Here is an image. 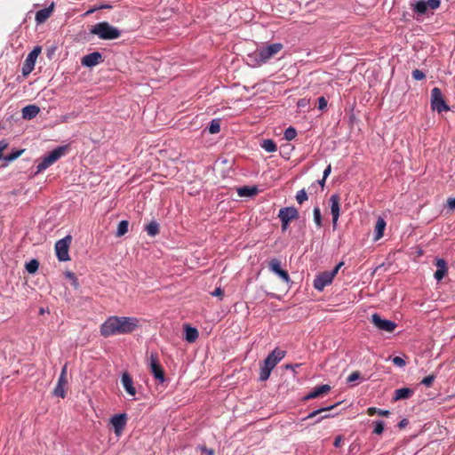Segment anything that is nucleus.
I'll return each mask as SVG.
<instances>
[{
  "label": "nucleus",
  "instance_id": "obj_1",
  "mask_svg": "<svg viewBox=\"0 0 455 455\" xmlns=\"http://www.w3.org/2000/svg\"><path fill=\"white\" fill-rule=\"evenodd\" d=\"M140 326L135 317L110 316L100 327L101 334L108 338L111 335L131 333Z\"/></svg>",
  "mask_w": 455,
  "mask_h": 455
},
{
  "label": "nucleus",
  "instance_id": "obj_2",
  "mask_svg": "<svg viewBox=\"0 0 455 455\" xmlns=\"http://www.w3.org/2000/svg\"><path fill=\"white\" fill-rule=\"evenodd\" d=\"M283 48V45L281 43H275L267 46H262L258 48L251 54H249L248 60L252 62L253 66H260L275 56Z\"/></svg>",
  "mask_w": 455,
  "mask_h": 455
},
{
  "label": "nucleus",
  "instance_id": "obj_3",
  "mask_svg": "<svg viewBox=\"0 0 455 455\" xmlns=\"http://www.w3.org/2000/svg\"><path fill=\"white\" fill-rule=\"evenodd\" d=\"M285 352L279 348L273 350L265 359L263 365L260 367L259 380L266 381L276 364L284 357Z\"/></svg>",
  "mask_w": 455,
  "mask_h": 455
},
{
  "label": "nucleus",
  "instance_id": "obj_4",
  "mask_svg": "<svg viewBox=\"0 0 455 455\" xmlns=\"http://www.w3.org/2000/svg\"><path fill=\"white\" fill-rule=\"evenodd\" d=\"M90 32L103 40L116 39L121 35V32L117 28L110 25L107 21L97 23L92 28Z\"/></svg>",
  "mask_w": 455,
  "mask_h": 455
},
{
  "label": "nucleus",
  "instance_id": "obj_5",
  "mask_svg": "<svg viewBox=\"0 0 455 455\" xmlns=\"http://www.w3.org/2000/svg\"><path fill=\"white\" fill-rule=\"evenodd\" d=\"M68 150L67 146L58 147L45 156L37 165V172H43L63 156Z\"/></svg>",
  "mask_w": 455,
  "mask_h": 455
},
{
  "label": "nucleus",
  "instance_id": "obj_6",
  "mask_svg": "<svg viewBox=\"0 0 455 455\" xmlns=\"http://www.w3.org/2000/svg\"><path fill=\"white\" fill-rule=\"evenodd\" d=\"M72 241L71 235H67L64 238L59 240L55 243V251L57 258L60 261H68L70 259L68 250Z\"/></svg>",
  "mask_w": 455,
  "mask_h": 455
},
{
  "label": "nucleus",
  "instance_id": "obj_7",
  "mask_svg": "<svg viewBox=\"0 0 455 455\" xmlns=\"http://www.w3.org/2000/svg\"><path fill=\"white\" fill-rule=\"evenodd\" d=\"M431 108L438 113L448 111L450 109L443 100L441 90L437 87L431 90Z\"/></svg>",
  "mask_w": 455,
  "mask_h": 455
},
{
  "label": "nucleus",
  "instance_id": "obj_8",
  "mask_svg": "<svg viewBox=\"0 0 455 455\" xmlns=\"http://www.w3.org/2000/svg\"><path fill=\"white\" fill-rule=\"evenodd\" d=\"M371 323L379 331L393 332L397 327L396 323L391 320L382 318L379 314L371 315Z\"/></svg>",
  "mask_w": 455,
  "mask_h": 455
},
{
  "label": "nucleus",
  "instance_id": "obj_9",
  "mask_svg": "<svg viewBox=\"0 0 455 455\" xmlns=\"http://www.w3.org/2000/svg\"><path fill=\"white\" fill-rule=\"evenodd\" d=\"M440 0H420L414 4H411V6H413V11L415 12L423 15L427 13L428 9H437L440 6Z\"/></svg>",
  "mask_w": 455,
  "mask_h": 455
},
{
  "label": "nucleus",
  "instance_id": "obj_10",
  "mask_svg": "<svg viewBox=\"0 0 455 455\" xmlns=\"http://www.w3.org/2000/svg\"><path fill=\"white\" fill-rule=\"evenodd\" d=\"M67 371L68 366L67 364H65L61 370L60 378L58 379V383L55 388L53 389V395L55 396L64 398L66 395L65 387L68 384Z\"/></svg>",
  "mask_w": 455,
  "mask_h": 455
},
{
  "label": "nucleus",
  "instance_id": "obj_11",
  "mask_svg": "<svg viewBox=\"0 0 455 455\" xmlns=\"http://www.w3.org/2000/svg\"><path fill=\"white\" fill-rule=\"evenodd\" d=\"M41 52V48L39 46L35 47L29 54L27 56L23 68H22V73L23 75H28L32 70L34 69L36 60L38 57V55Z\"/></svg>",
  "mask_w": 455,
  "mask_h": 455
},
{
  "label": "nucleus",
  "instance_id": "obj_12",
  "mask_svg": "<svg viewBox=\"0 0 455 455\" xmlns=\"http://www.w3.org/2000/svg\"><path fill=\"white\" fill-rule=\"evenodd\" d=\"M333 280V274L328 271L320 273L314 280V288L322 291L327 285L331 284Z\"/></svg>",
  "mask_w": 455,
  "mask_h": 455
},
{
  "label": "nucleus",
  "instance_id": "obj_13",
  "mask_svg": "<svg viewBox=\"0 0 455 455\" xmlns=\"http://www.w3.org/2000/svg\"><path fill=\"white\" fill-rule=\"evenodd\" d=\"M269 269L280 276L285 283H290L291 278L287 271L281 268V261L278 259H272L268 263Z\"/></svg>",
  "mask_w": 455,
  "mask_h": 455
},
{
  "label": "nucleus",
  "instance_id": "obj_14",
  "mask_svg": "<svg viewBox=\"0 0 455 455\" xmlns=\"http://www.w3.org/2000/svg\"><path fill=\"white\" fill-rule=\"evenodd\" d=\"M150 370L158 383L163 385L166 380L164 378V370L153 355L150 356Z\"/></svg>",
  "mask_w": 455,
  "mask_h": 455
},
{
  "label": "nucleus",
  "instance_id": "obj_15",
  "mask_svg": "<svg viewBox=\"0 0 455 455\" xmlns=\"http://www.w3.org/2000/svg\"><path fill=\"white\" fill-rule=\"evenodd\" d=\"M339 201H340L339 196L337 194L332 195L330 197L331 213L332 216V225H333L334 228L337 226V222H338V220L339 217V212H340Z\"/></svg>",
  "mask_w": 455,
  "mask_h": 455
},
{
  "label": "nucleus",
  "instance_id": "obj_16",
  "mask_svg": "<svg viewBox=\"0 0 455 455\" xmlns=\"http://www.w3.org/2000/svg\"><path fill=\"white\" fill-rule=\"evenodd\" d=\"M103 61V57L100 52H93L83 57L81 63L83 66L92 68Z\"/></svg>",
  "mask_w": 455,
  "mask_h": 455
},
{
  "label": "nucleus",
  "instance_id": "obj_17",
  "mask_svg": "<svg viewBox=\"0 0 455 455\" xmlns=\"http://www.w3.org/2000/svg\"><path fill=\"white\" fill-rule=\"evenodd\" d=\"M299 212L293 206L283 207L279 210L278 218L280 220H285L291 221L292 220L299 219Z\"/></svg>",
  "mask_w": 455,
  "mask_h": 455
},
{
  "label": "nucleus",
  "instance_id": "obj_18",
  "mask_svg": "<svg viewBox=\"0 0 455 455\" xmlns=\"http://www.w3.org/2000/svg\"><path fill=\"white\" fill-rule=\"evenodd\" d=\"M111 424L115 428V433L120 435L126 425L125 414H116L111 418Z\"/></svg>",
  "mask_w": 455,
  "mask_h": 455
},
{
  "label": "nucleus",
  "instance_id": "obj_19",
  "mask_svg": "<svg viewBox=\"0 0 455 455\" xmlns=\"http://www.w3.org/2000/svg\"><path fill=\"white\" fill-rule=\"evenodd\" d=\"M435 266L437 269L434 274V277L437 282H440L448 273L447 262L443 259H436Z\"/></svg>",
  "mask_w": 455,
  "mask_h": 455
},
{
  "label": "nucleus",
  "instance_id": "obj_20",
  "mask_svg": "<svg viewBox=\"0 0 455 455\" xmlns=\"http://www.w3.org/2000/svg\"><path fill=\"white\" fill-rule=\"evenodd\" d=\"M330 390H331V387L326 384L315 387L310 393H308L306 395L305 399L309 400V399L317 398L319 396L326 395Z\"/></svg>",
  "mask_w": 455,
  "mask_h": 455
},
{
  "label": "nucleus",
  "instance_id": "obj_21",
  "mask_svg": "<svg viewBox=\"0 0 455 455\" xmlns=\"http://www.w3.org/2000/svg\"><path fill=\"white\" fill-rule=\"evenodd\" d=\"M122 384L125 391L131 395H136V389L133 387V381L127 372H124L121 379Z\"/></svg>",
  "mask_w": 455,
  "mask_h": 455
},
{
  "label": "nucleus",
  "instance_id": "obj_22",
  "mask_svg": "<svg viewBox=\"0 0 455 455\" xmlns=\"http://www.w3.org/2000/svg\"><path fill=\"white\" fill-rule=\"evenodd\" d=\"M414 394V390L409 387L396 389L394 394L393 401L405 400L411 398Z\"/></svg>",
  "mask_w": 455,
  "mask_h": 455
},
{
  "label": "nucleus",
  "instance_id": "obj_23",
  "mask_svg": "<svg viewBox=\"0 0 455 455\" xmlns=\"http://www.w3.org/2000/svg\"><path fill=\"white\" fill-rule=\"evenodd\" d=\"M53 6L54 4H52L51 6L41 9L36 13V20L38 24L44 22L51 16Z\"/></svg>",
  "mask_w": 455,
  "mask_h": 455
},
{
  "label": "nucleus",
  "instance_id": "obj_24",
  "mask_svg": "<svg viewBox=\"0 0 455 455\" xmlns=\"http://www.w3.org/2000/svg\"><path fill=\"white\" fill-rule=\"evenodd\" d=\"M40 108L36 105H28L22 108V117L30 120L37 116Z\"/></svg>",
  "mask_w": 455,
  "mask_h": 455
},
{
  "label": "nucleus",
  "instance_id": "obj_25",
  "mask_svg": "<svg viewBox=\"0 0 455 455\" xmlns=\"http://www.w3.org/2000/svg\"><path fill=\"white\" fill-rule=\"evenodd\" d=\"M185 339L187 341H196L198 338V331L196 328L189 324H184Z\"/></svg>",
  "mask_w": 455,
  "mask_h": 455
},
{
  "label": "nucleus",
  "instance_id": "obj_26",
  "mask_svg": "<svg viewBox=\"0 0 455 455\" xmlns=\"http://www.w3.org/2000/svg\"><path fill=\"white\" fill-rule=\"evenodd\" d=\"M386 228V221L382 218H379L375 226V240H379L383 236Z\"/></svg>",
  "mask_w": 455,
  "mask_h": 455
},
{
  "label": "nucleus",
  "instance_id": "obj_27",
  "mask_svg": "<svg viewBox=\"0 0 455 455\" xmlns=\"http://www.w3.org/2000/svg\"><path fill=\"white\" fill-rule=\"evenodd\" d=\"M237 193L240 196H252L258 193V188L256 187H242L239 188Z\"/></svg>",
  "mask_w": 455,
  "mask_h": 455
},
{
  "label": "nucleus",
  "instance_id": "obj_28",
  "mask_svg": "<svg viewBox=\"0 0 455 455\" xmlns=\"http://www.w3.org/2000/svg\"><path fill=\"white\" fill-rule=\"evenodd\" d=\"M260 146L268 153L275 152L277 149V147L273 140H262Z\"/></svg>",
  "mask_w": 455,
  "mask_h": 455
},
{
  "label": "nucleus",
  "instance_id": "obj_29",
  "mask_svg": "<svg viewBox=\"0 0 455 455\" xmlns=\"http://www.w3.org/2000/svg\"><path fill=\"white\" fill-rule=\"evenodd\" d=\"M145 230L150 236H155L159 233V225L156 221H151L145 227Z\"/></svg>",
  "mask_w": 455,
  "mask_h": 455
},
{
  "label": "nucleus",
  "instance_id": "obj_30",
  "mask_svg": "<svg viewBox=\"0 0 455 455\" xmlns=\"http://www.w3.org/2000/svg\"><path fill=\"white\" fill-rule=\"evenodd\" d=\"M208 131L211 134H216L220 132V119H213L210 123V125L208 127Z\"/></svg>",
  "mask_w": 455,
  "mask_h": 455
},
{
  "label": "nucleus",
  "instance_id": "obj_31",
  "mask_svg": "<svg viewBox=\"0 0 455 455\" xmlns=\"http://www.w3.org/2000/svg\"><path fill=\"white\" fill-rule=\"evenodd\" d=\"M129 223L127 220H122L119 222L116 235L120 237L125 235L128 231Z\"/></svg>",
  "mask_w": 455,
  "mask_h": 455
},
{
  "label": "nucleus",
  "instance_id": "obj_32",
  "mask_svg": "<svg viewBox=\"0 0 455 455\" xmlns=\"http://www.w3.org/2000/svg\"><path fill=\"white\" fill-rule=\"evenodd\" d=\"M376 413H377V414H379V415H380V416H385V417H387V416H388V415L390 414V411H387V410H381V409H378V408H376V407H369V408L367 409V414H368L369 416H372V415H374V414H376Z\"/></svg>",
  "mask_w": 455,
  "mask_h": 455
},
{
  "label": "nucleus",
  "instance_id": "obj_33",
  "mask_svg": "<svg viewBox=\"0 0 455 455\" xmlns=\"http://www.w3.org/2000/svg\"><path fill=\"white\" fill-rule=\"evenodd\" d=\"M39 267V262L36 259H31L29 262L26 264V269L28 273H35Z\"/></svg>",
  "mask_w": 455,
  "mask_h": 455
},
{
  "label": "nucleus",
  "instance_id": "obj_34",
  "mask_svg": "<svg viewBox=\"0 0 455 455\" xmlns=\"http://www.w3.org/2000/svg\"><path fill=\"white\" fill-rule=\"evenodd\" d=\"M314 221L318 228L322 227V215L319 206L314 208Z\"/></svg>",
  "mask_w": 455,
  "mask_h": 455
},
{
  "label": "nucleus",
  "instance_id": "obj_35",
  "mask_svg": "<svg viewBox=\"0 0 455 455\" xmlns=\"http://www.w3.org/2000/svg\"><path fill=\"white\" fill-rule=\"evenodd\" d=\"M336 405H331V406H328V407H323V408H321L319 410H316V411H314L312 412H310L306 419H313L315 418L316 415L318 414H321L323 412H326V411H331V409H333Z\"/></svg>",
  "mask_w": 455,
  "mask_h": 455
},
{
  "label": "nucleus",
  "instance_id": "obj_36",
  "mask_svg": "<svg viewBox=\"0 0 455 455\" xmlns=\"http://www.w3.org/2000/svg\"><path fill=\"white\" fill-rule=\"evenodd\" d=\"M297 136V131L295 128L293 127H289L285 130L284 132V139L286 140H292L293 139H295Z\"/></svg>",
  "mask_w": 455,
  "mask_h": 455
},
{
  "label": "nucleus",
  "instance_id": "obj_37",
  "mask_svg": "<svg viewBox=\"0 0 455 455\" xmlns=\"http://www.w3.org/2000/svg\"><path fill=\"white\" fill-rule=\"evenodd\" d=\"M65 275L68 279L70 280L71 282V284L73 285V287L75 289H77L78 286H79V283H78V281H77V278L76 277L75 274L70 272V271H68L65 273Z\"/></svg>",
  "mask_w": 455,
  "mask_h": 455
},
{
  "label": "nucleus",
  "instance_id": "obj_38",
  "mask_svg": "<svg viewBox=\"0 0 455 455\" xmlns=\"http://www.w3.org/2000/svg\"><path fill=\"white\" fill-rule=\"evenodd\" d=\"M307 200V192L305 189H301L299 191H298L297 195H296V201L301 204H303L305 201Z\"/></svg>",
  "mask_w": 455,
  "mask_h": 455
},
{
  "label": "nucleus",
  "instance_id": "obj_39",
  "mask_svg": "<svg viewBox=\"0 0 455 455\" xmlns=\"http://www.w3.org/2000/svg\"><path fill=\"white\" fill-rule=\"evenodd\" d=\"M23 151L24 150H17L10 155L4 156L3 158L6 162H12L17 159L23 153Z\"/></svg>",
  "mask_w": 455,
  "mask_h": 455
},
{
  "label": "nucleus",
  "instance_id": "obj_40",
  "mask_svg": "<svg viewBox=\"0 0 455 455\" xmlns=\"http://www.w3.org/2000/svg\"><path fill=\"white\" fill-rule=\"evenodd\" d=\"M384 431V422L381 420L375 422V427L373 429V433L376 435H381Z\"/></svg>",
  "mask_w": 455,
  "mask_h": 455
},
{
  "label": "nucleus",
  "instance_id": "obj_41",
  "mask_svg": "<svg viewBox=\"0 0 455 455\" xmlns=\"http://www.w3.org/2000/svg\"><path fill=\"white\" fill-rule=\"evenodd\" d=\"M362 379L361 373L359 371H353L347 379L348 383Z\"/></svg>",
  "mask_w": 455,
  "mask_h": 455
},
{
  "label": "nucleus",
  "instance_id": "obj_42",
  "mask_svg": "<svg viewBox=\"0 0 455 455\" xmlns=\"http://www.w3.org/2000/svg\"><path fill=\"white\" fill-rule=\"evenodd\" d=\"M392 362L394 364H395L396 366H399V367H403L406 364L405 360L400 356L393 357Z\"/></svg>",
  "mask_w": 455,
  "mask_h": 455
},
{
  "label": "nucleus",
  "instance_id": "obj_43",
  "mask_svg": "<svg viewBox=\"0 0 455 455\" xmlns=\"http://www.w3.org/2000/svg\"><path fill=\"white\" fill-rule=\"evenodd\" d=\"M434 380H435V376L428 375L421 380V384H423L426 387H430L433 384Z\"/></svg>",
  "mask_w": 455,
  "mask_h": 455
},
{
  "label": "nucleus",
  "instance_id": "obj_44",
  "mask_svg": "<svg viewBox=\"0 0 455 455\" xmlns=\"http://www.w3.org/2000/svg\"><path fill=\"white\" fill-rule=\"evenodd\" d=\"M411 75L415 80H422L426 76L425 74L419 69H414Z\"/></svg>",
  "mask_w": 455,
  "mask_h": 455
},
{
  "label": "nucleus",
  "instance_id": "obj_45",
  "mask_svg": "<svg viewBox=\"0 0 455 455\" xmlns=\"http://www.w3.org/2000/svg\"><path fill=\"white\" fill-rule=\"evenodd\" d=\"M327 107V100L324 97L318 98V108L320 110H324Z\"/></svg>",
  "mask_w": 455,
  "mask_h": 455
},
{
  "label": "nucleus",
  "instance_id": "obj_46",
  "mask_svg": "<svg viewBox=\"0 0 455 455\" xmlns=\"http://www.w3.org/2000/svg\"><path fill=\"white\" fill-rule=\"evenodd\" d=\"M8 142L5 140H0V156H3V151L7 148Z\"/></svg>",
  "mask_w": 455,
  "mask_h": 455
},
{
  "label": "nucleus",
  "instance_id": "obj_47",
  "mask_svg": "<svg viewBox=\"0 0 455 455\" xmlns=\"http://www.w3.org/2000/svg\"><path fill=\"white\" fill-rule=\"evenodd\" d=\"M343 265V262H339L331 271H328L330 274H333V278L337 275L339 268H341V266Z\"/></svg>",
  "mask_w": 455,
  "mask_h": 455
},
{
  "label": "nucleus",
  "instance_id": "obj_48",
  "mask_svg": "<svg viewBox=\"0 0 455 455\" xmlns=\"http://www.w3.org/2000/svg\"><path fill=\"white\" fill-rule=\"evenodd\" d=\"M343 265V262H339L331 271H328L330 274H333V278L337 275L339 268H341V266Z\"/></svg>",
  "mask_w": 455,
  "mask_h": 455
},
{
  "label": "nucleus",
  "instance_id": "obj_49",
  "mask_svg": "<svg viewBox=\"0 0 455 455\" xmlns=\"http://www.w3.org/2000/svg\"><path fill=\"white\" fill-rule=\"evenodd\" d=\"M342 441H343V436L342 435H338V436H336V438L334 440L333 445L335 447H339L341 445V442Z\"/></svg>",
  "mask_w": 455,
  "mask_h": 455
},
{
  "label": "nucleus",
  "instance_id": "obj_50",
  "mask_svg": "<svg viewBox=\"0 0 455 455\" xmlns=\"http://www.w3.org/2000/svg\"><path fill=\"white\" fill-rule=\"evenodd\" d=\"M212 296H216V297H221V296H223V291L221 290V288H216V289L212 292Z\"/></svg>",
  "mask_w": 455,
  "mask_h": 455
},
{
  "label": "nucleus",
  "instance_id": "obj_51",
  "mask_svg": "<svg viewBox=\"0 0 455 455\" xmlns=\"http://www.w3.org/2000/svg\"><path fill=\"white\" fill-rule=\"evenodd\" d=\"M331 172V164H329V165L325 168V170L323 171V177L324 179H327V177L330 175Z\"/></svg>",
  "mask_w": 455,
  "mask_h": 455
},
{
  "label": "nucleus",
  "instance_id": "obj_52",
  "mask_svg": "<svg viewBox=\"0 0 455 455\" xmlns=\"http://www.w3.org/2000/svg\"><path fill=\"white\" fill-rule=\"evenodd\" d=\"M447 204H448L449 208H451L452 210L455 209V197L449 198L447 201Z\"/></svg>",
  "mask_w": 455,
  "mask_h": 455
},
{
  "label": "nucleus",
  "instance_id": "obj_53",
  "mask_svg": "<svg viewBox=\"0 0 455 455\" xmlns=\"http://www.w3.org/2000/svg\"><path fill=\"white\" fill-rule=\"evenodd\" d=\"M280 220L282 222V226H281L282 227V230L285 231L288 228L290 221L285 220Z\"/></svg>",
  "mask_w": 455,
  "mask_h": 455
},
{
  "label": "nucleus",
  "instance_id": "obj_54",
  "mask_svg": "<svg viewBox=\"0 0 455 455\" xmlns=\"http://www.w3.org/2000/svg\"><path fill=\"white\" fill-rule=\"evenodd\" d=\"M407 425H408V419H402V420L399 422L398 427H399L400 428H403V427H405Z\"/></svg>",
  "mask_w": 455,
  "mask_h": 455
},
{
  "label": "nucleus",
  "instance_id": "obj_55",
  "mask_svg": "<svg viewBox=\"0 0 455 455\" xmlns=\"http://www.w3.org/2000/svg\"><path fill=\"white\" fill-rule=\"evenodd\" d=\"M306 105H307V100L306 99H300L298 101V106L299 107H305Z\"/></svg>",
  "mask_w": 455,
  "mask_h": 455
},
{
  "label": "nucleus",
  "instance_id": "obj_56",
  "mask_svg": "<svg viewBox=\"0 0 455 455\" xmlns=\"http://www.w3.org/2000/svg\"><path fill=\"white\" fill-rule=\"evenodd\" d=\"M203 451L206 453V455H214V451L212 449L204 448Z\"/></svg>",
  "mask_w": 455,
  "mask_h": 455
},
{
  "label": "nucleus",
  "instance_id": "obj_57",
  "mask_svg": "<svg viewBox=\"0 0 455 455\" xmlns=\"http://www.w3.org/2000/svg\"><path fill=\"white\" fill-rule=\"evenodd\" d=\"M329 417H330V415H329V414L323 413V415H322V416H321V417L316 420V422H319V421H321L322 419H327V418H329Z\"/></svg>",
  "mask_w": 455,
  "mask_h": 455
},
{
  "label": "nucleus",
  "instance_id": "obj_58",
  "mask_svg": "<svg viewBox=\"0 0 455 455\" xmlns=\"http://www.w3.org/2000/svg\"><path fill=\"white\" fill-rule=\"evenodd\" d=\"M325 180H326V179H324V178L323 177V179H322L321 180H319L318 182H319V184H320L322 187H323V186H324V183H325Z\"/></svg>",
  "mask_w": 455,
  "mask_h": 455
},
{
  "label": "nucleus",
  "instance_id": "obj_59",
  "mask_svg": "<svg viewBox=\"0 0 455 455\" xmlns=\"http://www.w3.org/2000/svg\"><path fill=\"white\" fill-rule=\"evenodd\" d=\"M2 157H3V156H0V159H1Z\"/></svg>",
  "mask_w": 455,
  "mask_h": 455
}]
</instances>
